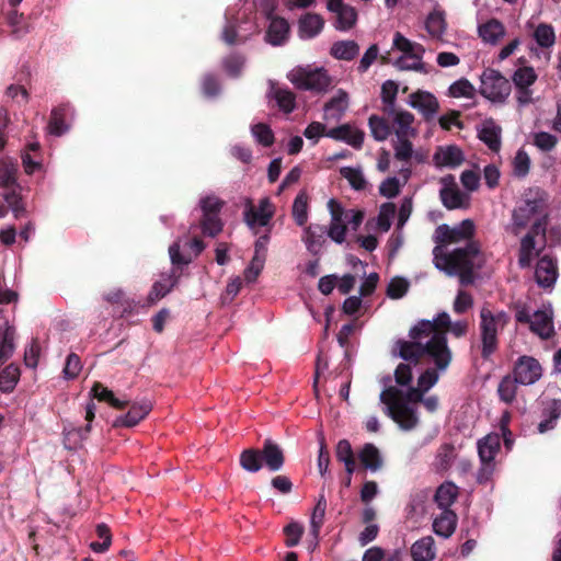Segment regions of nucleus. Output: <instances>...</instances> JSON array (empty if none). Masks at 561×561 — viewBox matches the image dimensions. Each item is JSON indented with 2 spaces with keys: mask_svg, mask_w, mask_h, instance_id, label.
<instances>
[{
  "mask_svg": "<svg viewBox=\"0 0 561 561\" xmlns=\"http://www.w3.org/2000/svg\"><path fill=\"white\" fill-rule=\"evenodd\" d=\"M426 30L432 37L439 38L446 30V22L443 12L434 11L426 20Z\"/></svg>",
  "mask_w": 561,
  "mask_h": 561,
  "instance_id": "8fccbe9b",
  "label": "nucleus"
},
{
  "mask_svg": "<svg viewBox=\"0 0 561 561\" xmlns=\"http://www.w3.org/2000/svg\"><path fill=\"white\" fill-rule=\"evenodd\" d=\"M309 197L306 192H300L293 204V216L297 225L304 226L308 220Z\"/></svg>",
  "mask_w": 561,
  "mask_h": 561,
  "instance_id": "de8ad7c7",
  "label": "nucleus"
},
{
  "mask_svg": "<svg viewBox=\"0 0 561 561\" xmlns=\"http://www.w3.org/2000/svg\"><path fill=\"white\" fill-rule=\"evenodd\" d=\"M467 331V321L453 322L447 312H440L432 321L422 320L411 329V341L398 343L399 356L403 360L415 362L427 355L438 370H446L453 357L447 345L446 332H450L455 337H461Z\"/></svg>",
  "mask_w": 561,
  "mask_h": 561,
  "instance_id": "f257e3e1",
  "label": "nucleus"
},
{
  "mask_svg": "<svg viewBox=\"0 0 561 561\" xmlns=\"http://www.w3.org/2000/svg\"><path fill=\"white\" fill-rule=\"evenodd\" d=\"M340 173L354 190L360 191L366 187L367 182L360 169L344 167L341 168Z\"/></svg>",
  "mask_w": 561,
  "mask_h": 561,
  "instance_id": "4d7b16f0",
  "label": "nucleus"
},
{
  "mask_svg": "<svg viewBox=\"0 0 561 561\" xmlns=\"http://www.w3.org/2000/svg\"><path fill=\"white\" fill-rule=\"evenodd\" d=\"M288 80L299 90L323 93L332 85V78L323 67L298 66L287 75Z\"/></svg>",
  "mask_w": 561,
  "mask_h": 561,
  "instance_id": "423d86ee",
  "label": "nucleus"
},
{
  "mask_svg": "<svg viewBox=\"0 0 561 561\" xmlns=\"http://www.w3.org/2000/svg\"><path fill=\"white\" fill-rule=\"evenodd\" d=\"M397 208L393 203H383L379 207L378 215L376 217V228L381 232H387L391 228L392 220L394 218Z\"/></svg>",
  "mask_w": 561,
  "mask_h": 561,
  "instance_id": "a19ab883",
  "label": "nucleus"
},
{
  "mask_svg": "<svg viewBox=\"0 0 561 561\" xmlns=\"http://www.w3.org/2000/svg\"><path fill=\"white\" fill-rule=\"evenodd\" d=\"M151 409L152 404L148 400L134 403L129 411L125 415L119 416L115 423L116 425H123L127 427L135 426L149 414Z\"/></svg>",
  "mask_w": 561,
  "mask_h": 561,
  "instance_id": "bb28decb",
  "label": "nucleus"
},
{
  "mask_svg": "<svg viewBox=\"0 0 561 561\" xmlns=\"http://www.w3.org/2000/svg\"><path fill=\"white\" fill-rule=\"evenodd\" d=\"M474 87L467 80L460 79L455 81L448 89V95L451 98H473Z\"/></svg>",
  "mask_w": 561,
  "mask_h": 561,
  "instance_id": "052dcab7",
  "label": "nucleus"
},
{
  "mask_svg": "<svg viewBox=\"0 0 561 561\" xmlns=\"http://www.w3.org/2000/svg\"><path fill=\"white\" fill-rule=\"evenodd\" d=\"M222 205L224 202L215 195H208L201 198L199 206L203 213L202 229L204 234L215 237L221 231L222 224L218 214Z\"/></svg>",
  "mask_w": 561,
  "mask_h": 561,
  "instance_id": "f8f14e48",
  "label": "nucleus"
},
{
  "mask_svg": "<svg viewBox=\"0 0 561 561\" xmlns=\"http://www.w3.org/2000/svg\"><path fill=\"white\" fill-rule=\"evenodd\" d=\"M358 51L359 47L354 41L336 42L331 47V55L342 60H352Z\"/></svg>",
  "mask_w": 561,
  "mask_h": 561,
  "instance_id": "58836bf2",
  "label": "nucleus"
},
{
  "mask_svg": "<svg viewBox=\"0 0 561 561\" xmlns=\"http://www.w3.org/2000/svg\"><path fill=\"white\" fill-rule=\"evenodd\" d=\"M290 34L288 22L283 18H272L266 32V41L273 46L285 44Z\"/></svg>",
  "mask_w": 561,
  "mask_h": 561,
  "instance_id": "393cba45",
  "label": "nucleus"
},
{
  "mask_svg": "<svg viewBox=\"0 0 561 561\" xmlns=\"http://www.w3.org/2000/svg\"><path fill=\"white\" fill-rule=\"evenodd\" d=\"M552 317L551 306H542L534 313H530L525 307H520L516 311V320L528 323L530 330L541 339H548L553 333Z\"/></svg>",
  "mask_w": 561,
  "mask_h": 561,
  "instance_id": "9d476101",
  "label": "nucleus"
},
{
  "mask_svg": "<svg viewBox=\"0 0 561 561\" xmlns=\"http://www.w3.org/2000/svg\"><path fill=\"white\" fill-rule=\"evenodd\" d=\"M558 278V266L553 257L543 254L539 257L535 268V279L540 287H552Z\"/></svg>",
  "mask_w": 561,
  "mask_h": 561,
  "instance_id": "aec40b11",
  "label": "nucleus"
},
{
  "mask_svg": "<svg viewBox=\"0 0 561 561\" xmlns=\"http://www.w3.org/2000/svg\"><path fill=\"white\" fill-rule=\"evenodd\" d=\"M411 138L396 139L392 142L396 159L408 162L413 157V146Z\"/></svg>",
  "mask_w": 561,
  "mask_h": 561,
  "instance_id": "680f3d73",
  "label": "nucleus"
},
{
  "mask_svg": "<svg viewBox=\"0 0 561 561\" xmlns=\"http://www.w3.org/2000/svg\"><path fill=\"white\" fill-rule=\"evenodd\" d=\"M96 534L103 539V542H91L90 548L98 553L105 552L112 543L110 528L105 524H100L96 526Z\"/></svg>",
  "mask_w": 561,
  "mask_h": 561,
  "instance_id": "0e129e2a",
  "label": "nucleus"
},
{
  "mask_svg": "<svg viewBox=\"0 0 561 561\" xmlns=\"http://www.w3.org/2000/svg\"><path fill=\"white\" fill-rule=\"evenodd\" d=\"M240 465L249 472H256L262 468V456L257 450L245 449L240 456Z\"/></svg>",
  "mask_w": 561,
  "mask_h": 561,
  "instance_id": "5fc2aeb1",
  "label": "nucleus"
},
{
  "mask_svg": "<svg viewBox=\"0 0 561 561\" xmlns=\"http://www.w3.org/2000/svg\"><path fill=\"white\" fill-rule=\"evenodd\" d=\"M16 165L10 160H3L0 167V187H13L16 183Z\"/></svg>",
  "mask_w": 561,
  "mask_h": 561,
  "instance_id": "13d9d810",
  "label": "nucleus"
},
{
  "mask_svg": "<svg viewBox=\"0 0 561 561\" xmlns=\"http://www.w3.org/2000/svg\"><path fill=\"white\" fill-rule=\"evenodd\" d=\"M324 26L323 19L316 13H307L298 21V35L301 39L316 37Z\"/></svg>",
  "mask_w": 561,
  "mask_h": 561,
  "instance_id": "a878e982",
  "label": "nucleus"
},
{
  "mask_svg": "<svg viewBox=\"0 0 561 561\" xmlns=\"http://www.w3.org/2000/svg\"><path fill=\"white\" fill-rule=\"evenodd\" d=\"M457 525V515L451 510H443L442 514L434 519V531L444 538L450 537Z\"/></svg>",
  "mask_w": 561,
  "mask_h": 561,
  "instance_id": "7c9ffc66",
  "label": "nucleus"
},
{
  "mask_svg": "<svg viewBox=\"0 0 561 561\" xmlns=\"http://www.w3.org/2000/svg\"><path fill=\"white\" fill-rule=\"evenodd\" d=\"M408 104L419 111L426 119L432 118L439 108V104L435 95L422 90L411 93Z\"/></svg>",
  "mask_w": 561,
  "mask_h": 561,
  "instance_id": "412c9836",
  "label": "nucleus"
},
{
  "mask_svg": "<svg viewBox=\"0 0 561 561\" xmlns=\"http://www.w3.org/2000/svg\"><path fill=\"white\" fill-rule=\"evenodd\" d=\"M537 78L538 76L535 69L533 67L525 66L514 71L512 80L515 88L530 89Z\"/></svg>",
  "mask_w": 561,
  "mask_h": 561,
  "instance_id": "37998d69",
  "label": "nucleus"
},
{
  "mask_svg": "<svg viewBox=\"0 0 561 561\" xmlns=\"http://www.w3.org/2000/svg\"><path fill=\"white\" fill-rule=\"evenodd\" d=\"M14 334L15 330L8 322L4 328H0V363L8 360L14 353Z\"/></svg>",
  "mask_w": 561,
  "mask_h": 561,
  "instance_id": "c9c22d12",
  "label": "nucleus"
},
{
  "mask_svg": "<svg viewBox=\"0 0 561 561\" xmlns=\"http://www.w3.org/2000/svg\"><path fill=\"white\" fill-rule=\"evenodd\" d=\"M435 556V541L431 536L416 540L411 547V557L413 561H433Z\"/></svg>",
  "mask_w": 561,
  "mask_h": 561,
  "instance_id": "c756f323",
  "label": "nucleus"
},
{
  "mask_svg": "<svg viewBox=\"0 0 561 561\" xmlns=\"http://www.w3.org/2000/svg\"><path fill=\"white\" fill-rule=\"evenodd\" d=\"M517 383L518 381L516 380V378L511 376H505L501 380L497 388V392L502 401L506 403H511L514 401L516 397Z\"/></svg>",
  "mask_w": 561,
  "mask_h": 561,
  "instance_id": "6e6d98bb",
  "label": "nucleus"
},
{
  "mask_svg": "<svg viewBox=\"0 0 561 561\" xmlns=\"http://www.w3.org/2000/svg\"><path fill=\"white\" fill-rule=\"evenodd\" d=\"M20 378V369L16 365L10 364L0 371V389L10 392L14 389Z\"/></svg>",
  "mask_w": 561,
  "mask_h": 561,
  "instance_id": "a18cd8bd",
  "label": "nucleus"
},
{
  "mask_svg": "<svg viewBox=\"0 0 561 561\" xmlns=\"http://www.w3.org/2000/svg\"><path fill=\"white\" fill-rule=\"evenodd\" d=\"M243 207V220L254 233L259 228L268 227L275 214V206L270 197L261 198L257 205L250 197H244Z\"/></svg>",
  "mask_w": 561,
  "mask_h": 561,
  "instance_id": "1a4fd4ad",
  "label": "nucleus"
},
{
  "mask_svg": "<svg viewBox=\"0 0 561 561\" xmlns=\"http://www.w3.org/2000/svg\"><path fill=\"white\" fill-rule=\"evenodd\" d=\"M358 458L362 465L370 471H377L382 466V458L379 449L370 443L363 446L358 453Z\"/></svg>",
  "mask_w": 561,
  "mask_h": 561,
  "instance_id": "72a5a7b5",
  "label": "nucleus"
},
{
  "mask_svg": "<svg viewBox=\"0 0 561 561\" xmlns=\"http://www.w3.org/2000/svg\"><path fill=\"white\" fill-rule=\"evenodd\" d=\"M436 368L425 369L417 378L416 387H410L405 393L396 386L383 389L379 396L380 402L385 405V413L405 432L413 431L420 423L417 411L419 403L434 413L439 407L436 396L424 397L433 388L438 379L439 373Z\"/></svg>",
  "mask_w": 561,
  "mask_h": 561,
  "instance_id": "7ed1b4c3",
  "label": "nucleus"
},
{
  "mask_svg": "<svg viewBox=\"0 0 561 561\" xmlns=\"http://www.w3.org/2000/svg\"><path fill=\"white\" fill-rule=\"evenodd\" d=\"M501 439L499 434H488L478 442V453L481 460L479 480L486 481L494 470V457L500 450Z\"/></svg>",
  "mask_w": 561,
  "mask_h": 561,
  "instance_id": "ddd939ff",
  "label": "nucleus"
},
{
  "mask_svg": "<svg viewBox=\"0 0 561 561\" xmlns=\"http://www.w3.org/2000/svg\"><path fill=\"white\" fill-rule=\"evenodd\" d=\"M501 127L492 119L484 121L478 131L479 139L492 151L497 152L501 148Z\"/></svg>",
  "mask_w": 561,
  "mask_h": 561,
  "instance_id": "cd10ccee",
  "label": "nucleus"
},
{
  "mask_svg": "<svg viewBox=\"0 0 561 561\" xmlns=\"http://www.w3.org/2000/svg\"><path fill=\"white\" fill-rule=\"evenodd\" d=\"M530 158L524 149H518L512 161L513 174L516 178H525L530 170Z\"/></svg>",
  "mask_w": 561,
  "mask_h": 561,
  "instance_id": "603ef678",
  "label": "nucleus"
},
{
  "mask_svg": "<svg viewBox=\"0 0 561 561\" xmlns=\"http://www.w3.org/2000/svg\"><path fill=\"white\" fill-rule=\"evenodd\" d=\"M463 159L462 151L456 146L440 147L434 154V161L438 167L456 168Z\"/></svg>",
  "mask_w": 561,
  "mask_h": 561,
  "instance_id": "c85d7f7f",
  "label": "nucleus"
},
{
  "mask_svg": "<svg viewBox=\"0 0 561 561\" xmlns=\"http://www.w3.org/2000/svg\"><path fill=\"white\" fill-rule=\"evenodd\" d=\"M457 496L458 486L451 482H445L437 489L435 501L442 510H449Z\"/></svg>",
  "mask_w": 561,
  "mask_h": 561,
  "instance_id": "4c0bfd02",
  "label": "nucleus"
},
{
  "mask_svg": "<svg viewBox=\"0 0 561 561\" xmlns=\"http://www.w3.org/2000/svg\"><path fill=\"white\" fill-rule=\"evenodd\" d=\"M402 186L403 184L396 176H390L380 183L379 193L386 198H393L400 193Z\"/></svg>",
  "mask_w": 561,
  "mask_h": 561,
  "instance_id": "69168bd1",
  "label": "nucleus"
},
{
  "mask_svg": "<svg viewBox=\"0 0 561 561\" xmlns=\"http://www.w3.org/2000/svg\"><path fill=\"white\" fill-rule=\"evenodd\" d=\"M390 118L391 133L396 139L414 138L417 129L414 127V115L405 110H393L386 113Z\"/></svg>",
  "mask_w": 561,
  "mask_h": 561,
  "instance_id": "dca6fc26",
  "label": "nucleus"
},
{
  "mask_svg": "<svg viewBox=\"0 0 561 561\" xmlns=\"http://www.w3.org/2000/svg\"><path fill=\"white\" fill-rule=\"evenodd\" d=\"M527 31H531V35L538 47L541 49H551L556 44V32L552 25L539 23L535 25L533 20L525 24Z\"/></svg>",
  "mask_w": 561,
  "mask_h": 561,
  "instance_id": "b1692460",
  "label": "nucleus"
},
{
  "mask_svg": "<svg viewBox=\"0 0 561 561\" xmlns=\"http://www.w3.org/2000/svg\"><path fill=\"white\" fill-rule=\"evenodd\" d=\"M252 136L262 146L268 147L274 141V134L272 129L262 123L255 124L251 127Z\"/></svg>",
  "mask_w": 561,
  "mask_h": 561,
  "instance_id": "e2e57ef3",
  "label": "nucleus"
},
{
  "mask_svg": "<svg viewBox=\"0 0 561 561\" xmlns=\"http://www.w3.org/2000/svg\"><path fill=\"white\" fill-rule=\"evenodd\" d=\"M512 92V85L500 71L485 69L481 75L480 93L492 103L504 104Z\"/></svg>",
  "mask_w": 561,
  "mask_h": 561,
  "instance_id": "6e6552de",
  "label": "nucleus"
},
{
  "mask_svg": "<svg viewBox=\"0 0 561 561\" xmlns=\"http://www.w3.org/2000/svg\"><path fill=\"white\" fill-rule=\"evenodd\" d=\"M479 35L485 43L497 44L505 35V26L492 19L479 26Z\"/></svg>",
  "mask_w": 561,
  "mask_h": 561,
  "instance_id": "473e14b6",
  "label": "nucleus"
},
{
  "mask_svg": "<svg viewBox=\"0 0 561 561\" xmlns=\"http://www.w3.org/2000/svg\"><path fill=\"white\" fill-rule=\"evenodd\" d=\"M393 46L397 49H412V55H401L396 65L398 68L403 70H421L423 68L422 56L424 49L420 44L412 43L405 38L402 34L396 33L393 37Z\"/></svg>",
  "mask_w": 561,
  "mask_h": 561,
  "instance_id": "4468645a",
  "label": "nucleus"
},
{
  "mask_svg": "<svg viewBox=\"0 0 561 561\" xmlns=\"http://www.w3.org/2000/svg\"><path fill=\"white\" fill-rule=\"evenodd\" d=\"M399 87L392 80H387L381 85V101L383 104V112H393L396 110V100Z\"/></svg>",
  "mask_w": 561,
  "mask_h": 561,
  "instance_id": "49530a36",
  "label": "nucleus"
},
{
  "mask_svg": "<svg viewBox=\"0 0 561 561\" xmlns=\"http://www.w3.org/2000/svg\"><path fill=\"white\" fill-rule=\"evenodd\" d=\"M535 146L542 151H551L558 144V138L547 131H539L534 136Z\"/></svg>",
  "mask_w": 561,
  "mask_h": 561,
  "instance_id": "774afa93",
  "label": "nucleus"
},
{
  "mask_svg": "<svg viewBox=\"0 0 561 561\" xmlns=\"http://www.w3.org/2000/svg\"><path fill=\"white\" fill-rule=\"evenodd\" d=\"M547 419L538 425L539 433H546L556 426L557 420L561 416V401L551 400L546 409Z\"/></svg>",
  "mask_w": 561,
  "mask_h": 561,
  "instance_id": "79ce46f5",
  "label": "nucleus"
},
{
  "mask_svg": "<svg viewBox=\"0 0 561 561\" xmlns=\"http://www.w3.org/2000/svg\"><path fill=\"white\" fill-rule=\"evenodd\" d=\"M443 187L440 190V198L449 209L465 208L469 205V195L462 193L454 182L451 176L442 179Z\"/></svg>",
  "mask_w": 561,
  "mask_h": 561,
  "instance_id": "a211bd4d",
  "label": "nucleus"
},
{
  "mask_svg": "<svg viewBox=\"0 0 561 561\" xmlns=\"http://www.w3.org/2000/svg\"><path fill=\"white\" fill-rule=\"evenodd\" d=\"M270 94L283 112L290 113L295 108V95L289 90L272 85Z\"/></svg>",
  "mask_w": 561,
  "mask_h": 561,
  "instance_id": "c03bdc74",
  "label": "nucleus"
},
{
  "mask_svg": "<svg viewBox=\"0 0 561 561\" xmlns=\"http://www.w3.org/2000/svg\"><path fill=\"white\" fill-rule=\"evenodd\" d=\"M425 358L432 360L427 355H424L419 360H405L407 363L400 364L394 371L396 382L401 387L410 386L413 378L411 364H417Z\"/></svg>",
  "mask_w": 561,
  "mask_h": 561,
  "instance_id": "3c124183",
  "label": "nucleus"
},
{
  "mask_svg": "<svg viewBox=\"0 0 561 561\" xmlns=\"http://www.w3.org/2000/svg\"><path fill=\"white\" fill-rule=\"evenodd\" d=\"M348 103V94L344 90H337L323 107V119L325 122H339L346 112Z\"/></svg>",
  "mask_w": 561,
  "mask_h": 561,
  "instance_id": "4be33fe9",
  "label": "nucleus"
},
{
  "mask_svg": "<svg viewBox=\"0 0 561 561\" xmlns=\"http://www.w3.org/2000/svg\"><path fill=\"white\" fill-rule=\"evenodd\" d=\"M176 279L172 274H162L158 279L149 294V300L154 302L163 298L175 285Z\"/></svg>",
  "mask_w": 561,
  "mask_h": 561,
  "instance_id": "ea45409f",
  "label": "nucleus"
},
{
  "mask_svg": "<svg viewBox=\"0 0 561 561\" xmlns=\"http://www.w3.org/2000/svg\"><path fill=\"white\" fill-rule=\"evenodd\" d=\"M325 136L334 140L344 141L354 148H360L364 141V133L350 124L331 128L327 131Z\"/></svg>",
  "mask_w": 561,
  "mask_h": 561,
  "instance_id": "5701e85b",
  "label": "nucleus"
},
{
  "mask_svg": "<svg viewBox=\"0 0 561 561\" xmlns=\"http://www.w3.org/2000/svg\"><path fill=\"white\" fill-rule=\"evenodd\" d=\"M473 233L474 224L470 219H465L455 227L440 225L434 233L437 244L434 249L435 266L448 275H459L462 284L471 283L473 271L481 268L485 263L484 254L476 242H470L466 248L456 249L450 253H446L444 248L469 240Z\"/></svg>",
  "mask_w": 561,
  "mask_h": 561,
  "instance_id": "f03ea898",
  "label": "nucleus"
},
{
  "mask_svg": "<svg viewBox=\"0 0 561 561\" xmlns=\"http://www.w3.org/2000/svg\"><path fill=\"white\" fill-rule=\"evenodd\" d=\"M508 316L504 311H493L482 307L480 311V335L483 357L490 356L497 346V334L506 327Z\"/></svg>",
  "mask_w": 561,
  "mask_h": 561,
  "instance_id": "0eeeda50",
  "label": "nucleus"
},
{
  "mask_svg": "<svg viewBox=\"0 0 561 561\" xmlns=\"http://www.w3.org/2000/svg\"><path fill=\"white\" fill-rule=\"evenodd\" d=\"M328 10L335 15L334 26L336 30L348 31L355 25L357 20L355 9L342 0H329Z\"/></svg>",
  "mask_w": 561,
  "mask_h": 561,
  "instance_id": "6ab92c4d",
  "label": "nucleus"
},
{
  "mask_svg": "<svg viewBox=\"0 0 561 561\" xmlns=\"http://www.w3.org/2000/svg\"><path fill=\"white\" fill-rule=\"evenodd\" d=\"M69 108L67 106H61L55 108L51 112L50 123H49V133L56 136L62 135L67 130V125L65 124V116Z\"/></svg>",
  "mask_w": 561,
  "mask_h": 561,
  "instance_id": "864d4df0",
  "label": "nucleus"
},
{
  "mask_svg": "<svg viewBox=\"0 0 561 561\" xmlns=\"http://www.w3.org/2000/svg\"><path fill=\"white\" fill-rule=\"evenodd\" d=\"M92 393L99 400L106 401L116 409H123L126 405V401H122L115 398L114 393L110 389H107L106 387L102 386L99 382L94 383L92 388Z\"/></svg>",
  "mask_w": 561,
  "mask_h": 561,
  "instance_id": "bf43d9fd",
  "label": "nucleus"
},
{
  "mask_svg": "<svg viewBox=\"0 0 561 561\" xmlns=\"http://www.w3.org/2000/svg\"><path fill=\"white\" fill-rule=\"evenodd\" d=\"M368 125L373 137L378 141L386 140L391 134L390 124L383 117L373 115L369 117Z\"/></svg>",
  "mask_w": 561,
  "mask_h": 561,
  "instance_id": "09e8293b",
  "label": "nucleus"
},
{
  "mask_svg": "<svg viewBox=\"0 0 561 561\" xmlns=\"http://www.w3.org/2000/svg\"><path fill=\"white\" fill-rule=\"evenodd\" d=\"M409 288V282L402 277L392 278L387 287V295L391 299L402 298Z\"/></svg>",
  "mask_w": 561,
  "mask_h": 561,
  "instance_id": "338daca9",
  "label": "nucleus"
},
{
  "mask_svg": "<svg viewBox=\"0 0 561 561\" xmlns=\"http://www.w3.org/2000/svg\"><path fill=\"white\" fill-rule=\"evenodd\" d=\"M325 229L319 225H311L305 229L302 240L307 249L311 252H318L324 242Z\"/></svg>",
  "mask_w": 561,
  "mask_h": 561,
  "instance_id": "e433bc0d",
  "label": "nucleus"
},
{
  "mask_svg": "<svg viewBox=\"0 0 561 561\" xmlns=\"http://www.w3.org/2000/svg\"><path fill=\"white\" fill-rule=\"evenodd\" d=\"M379 280L377 273H370L360 284L358 295L347 297L342 305L343 313L350 317H358L363 309H367L368 305L365 298L369 297L376 289Z\"/></svg>",
  "mask_w": 561,
  "mask_h": 561,
  "instance_id": "9b49d317",
  "label": "nucleus"
},
{
  "mask_svg": "<svg viewBox=\"0 0 561 561\" xmlns=\"http://www.w3.org/2000/svg\"><path fill=\"white\" fill-rule=\"evenodd\" d=\"M549 217L548 195L543 191H530L529 196L518 205L512 215V232L517 236L523 230L540 234L546 232Z\"/></svg>",
  "mask_w": 561,
  "mask_h": 561,
  "instance_id": "20e7f679",
  "label": "nucleus"
},
{
  "mask_svg": "<svg viewBox=\"0 0 561 561\" xmlns=\"http://www.w3.org/2000/svg\"><path fill=\"white\" fill-rule=\"evenodd\" d=\"M542 376L540 363L531 356H522L515 364L514 377L524 386L534 385Z\"/></svg>",
  "mask_w": 561,
  "mask_h": 561,
  "instance_id": "f3484780",
  "label": "nucleus"
},
{
  "mask_svg": "<svg viewBox=\"0 0 561 561\" xmlns=\"http://www.w3.org/2000/svg\"><path fill=\"white\" fill-rule=\"evenodd\" d=\"M331 221L327 231L328 237L341 244L346 239L347 229L357 230L364 220V213L358 209H346L337 201L328 202Z\"/></svg>",
  "mask_w": 561,
  "mask_h": 561,
  "instance_id": "39448f33",
  "label": "nucleus"
},
{
  "mask_svg": "<svg viewBox=\"0 0 561 561\" xmlns=\"http://www.w3.org/2000/svg\"><path fill=\"white\" fill-rule=\"evenodd\" d=\"M262 459L271 471L279 470L284 465L282 449L271 440H266L262 450Z\"/></svg>",
  "mask_w": 561,
  "mask_h": 561,
  "instance_id": "2f4dec72",
  "label": "nucleus"
},
{
  "mask_svg": "<svg viewBox=\"0 0 561 561\" xmlns=\"http://www.w3.org/2000/svg\"><path fill=\"white\" fill-rule=\"evenodd\" d=\"M546 247V232L536 234L527 232L526 236L520 240L518 264L520 267H529L536 257L540 256V253Z\"/></svg>",
  "mask_w": 561,
  "mask_h": 561,
  "instance_id": "2eb2a0df",
  "label": "nucleus"
},
{
  "mask_svg": "<svg viewBox=\"0 0 561 561\" xmlns=\"http://www.w3.org/2000/svg\"><path fill=\"white\" fill-rule=\"evenodd\" d=\"M325 511H327L325 497L323 495H320V497L313 508V512L311 514V519H310V533L313 537L312 548H314L318 545V538H319L320 529L324 522Z\"/></svg>",
  "mask_w": 561,
  "mask_h": 561,
  "instance_id": "f704fd0d",
  "label": "nucleus"
}]
</instances>
